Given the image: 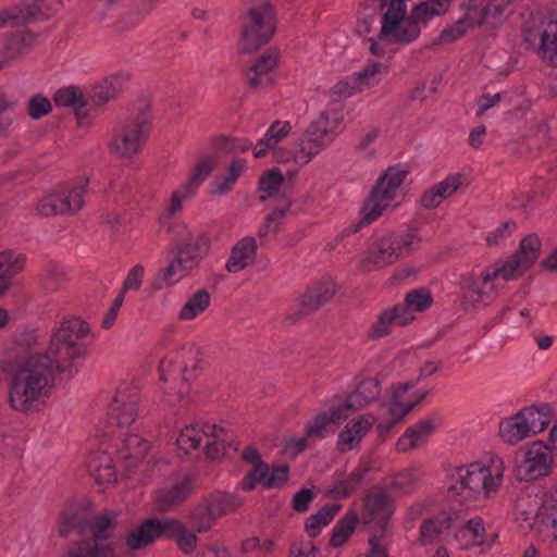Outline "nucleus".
<instances>
[{
	"label": "nucleus",
	"mask_w": 557,
	"mask_h": 557,
	"mask_svg": "<svg viewBox=\"0 0 557 557\" xmlns=\"http://www.w3.org/2000/svg\"><path fill=\"white\" fill-rule=\"evenodd\" d=\"M115 525L116 517L112 511L87 517L81 506L66 507L59 517V534L66 537L77 531L82 539L73 543L61 557H116L111 542Z\"/></svg>",
	"instance_id": "obj_1"
},
{
	"label": "nucleus",
	"mask_w": 557,
	"mask_h": 557,
	"mask_svg": "<svg viewBox=\"0 0 557 557\" xmlns=\"http://www.w3.org/2000/svg\"><path fill=\"white\" fill-rule=\"evenodd\" d=\"M53 361L42 354L16 360L9 368V403L13 410L33 413L46 404L54 386Z\"/></svg>",
	"instance_id": "obj_2"
},
{
	"label": "nucleus",
	"mask_w": 557,
	"mask_h": 557,
	"mask_svg": "<svg viewBox=\"0 0 557 557\" xmlns=\"http://www.w3.org/2000/svg\"><path fill=\"white\" fill-rule=\"evenodd\" d=\"M505 470V461L498 455L454 467L448 471L450 490L468 498H490L503 485Z\"/></svg>",
	"instance_id": "obj_3"
},
{
	"label": "nucleus",
	"mask_w": 557,
	"mask_h": 557,
	"mask_svg": "<svg viewBox=\"0 0 557 557\" xmlns=\"http://www.w3.org/2000/svg\"><path fill=\"white\" fill-rule=\"evenodd\" d=\"M90 334L88 323L79 318L63 320L53 331L46 354L60 372L72 373L74 362L87 351L86 339Z\"/></svg>",
	"instance_id": "obj_4"
},
{
	"label": "nucleus",
	"mask_w": 557,
	"mask_h": 557,
	"mask_svg": "<svg viewBox=\"0 0 557 557\" xmlns=\"http://www.w3.org/2000/svg\"><path fill=\"white\" fill-rule=\"evenodd\" d=\"M408 172L400 165L389 166L377 178L361 209L362 222L370 224L400 202L401 186Z\"/></svg>",
	"instance_id": "obj_5"
},
{
	"label": "nucleus",
	"mask_w": 557,
	"mask_h": 557,
	"mask_svg": "<svg viewBox=\"0 0 557 557\" xmlns=\"http://www.w3.org/2000/svg\"><path fill=\"white\" fill-rule=\"evenodd\" d=\"M210 242L202 236H193L173 249V259L162 269L157 278L158 287L171 286L197 269L208 255Z\"/></svg>",
	"instance_id": "obj_6"
},
{
	"label": "nucleus",
	"mask_w": 557,
	"mask_h": 557,
	"mask_svg": "<svg viewBox=\"0 0 557 557\" xmlns=\"http://www.w3.org/2000/svg\"><path fill=\"white\" fill-rule=\"evenodd\" d=\"M418 244L409 232L389 233L375 240L363 253L359 267L363 272H372L395 263L407 257Z\"/></svg>",
	"instance_id": "obj_7"
},
{
	"label": "nucleus",
	"mask_w": 557,
	"mask_h": 557,
	"mask_svg": "<svg viewBox=\"0 0 557 557\" xmlns=\"http://www.w3.org/2000/svg\"><path fill=\"white\" fill-rule=\"evenodd\" d=\"M230 440V434L223 428L197 422L182 429L176 444L178 449L185 454L202 448L210 459H220L225 455Z\"/></svg>",
	"instance_id": "obj_8"
},
{
	"label": "nucleus",
	"mask_w": 557,
	"mask_h": 557,
	"mask_svg": "<svg viewBox=\"0 0 557 557\" xmlns=\"http://www.w3.org/2000/svg\"><path fill=\"white\" fill-rule=\"evenodd\" d=\"M275 32V16L268 1L252 4L243 18L240 33V49L251 53L265 45Z\"/></svg>",
	"instance_id": "obj_9"
},
{
	"label": "nucleus",
	"mask_w": 557,
	"mask_h": 557,
	"mask_svg": "<svg viewBox=\"0 0 557 557\" xmlns=\"http://www.w3.org/2000/svg\"><path fill=\"white\" fill-rule=\"evenodd\" d=\"M502 282L492 265L483 269L478 276L463 275L461 278L462 306L466 309L488 306L504 289Z\"/></svg>",
	"instance_id": "obj_10"
},
{
	"label": "nucleus",
	"mask_w": 557,
	"mask_h": 557,
	"mask_svg": "<svg viewBox=\"0 0 557 557\" xmlns=\"http://www.w3.org/2000/svg\"><path fill=\"white\" fill-rule=\"evenodd\" d=\"M88 180L61 186L46 193L36 206V210L44 216L57 214L76 213L85 205V198L88 193Z\"/></svg>",
	"instance_id": "obj_11"
},
{
	"label": "nucleus",
	"mask_w": 557,
	"mask_h": 557,
	"mask_svg": "<svg viewBox=\"0 0 557 557\" xmlns=\"http://www.w3.org/2000/svg\"><path fill=\"white\" fill-rule=\"evenodd\" d=\"M150 129V121L144 115L124 121L114 129L109 144L111 153L123 159L133 158L143 149Z\"/></svg>",
	"instance_id": "obj_12"
},
{
	"label": "nucleus",
	"mask_w": 557,
	"mask_h": 557,
	"mask_svg": "<svg viewBox=\"0 0 557 557\" xmlns=\"http://www.w3.org/2000/svg\"><path fill=\"white\" fill-rule=\"evenodd\" d=\"M405 0H392L382 17L380 39L391 44H409L420 35V29L410 15H406Z\"/></svg>",
	"instance_id": "obj_13"
},
{
	"label": "nucleus",
	"mask_w": 557,
	"mask_h": 557,
	"mask_svg": "<svg viewBox=\"0 0 557 557\" xmlns=\"http://www.w3.org/2000/svg\"><path fill=\"white\" fill-rule=\"evenodd\" d=\"M541 247L539 236L529 234L521 239L519 249L513 255L491 265L504 283L516 281L533 267L541 255Z\"/></svg>",
	"instance_id": "obj_14"
},
{
	"label": "nucleus",
	"mask_w": 557,
	"mask_h": 557,
	"mask_svg": "<svg viewBox=\"0 0 557 557\" xmlns=\"http://www.w3.org/2000/svg\"><path fill=\"white\" fill-rule=\"evenodd\" d=\"M140 392L128 382L120 383L108 406V420L112 425L126 428L132 425L139 416Z\"/></svg>",
	"instance_id": "obj_15"
},
{
	"label": "nucleus",
	"mask_w": 557,
	"mask_h": 557,
	"mask_svg": "<svg viewBox=\"0 0 557 557\" xmlns=\"http://www.w3.org/2000/svg\"><path fill=\"white\" fill-rule=\"evenodd\" d=\"M554 458L548 445L541 441L533 442L521 453L516 472L520 481H534L552 473Z\"/></svg>",
	"instance_id": "obj_16"
},
{
	"label": "nucleus",
	"mask_w": 557,
	"mask_h": 557,
	"mask_svg": "<svg viewBox=\"0 0 557 557\" xmlns=\"http://www.w3.org/2000/svg\"><path fill=\"white\" fill-rule=\"evenodd\" d=\"M524 40L536 47L539 57L557 66V16L548 22H541L532 18L523 28Z\"/></svg>",
	"instance_id": "obj_17"
},
{
	"label": "nucleus",
	"mask_w": 557,
	"mask_h": 557,
	"mask_svg": "<svg viewBox=\"0 0 557 557\" xmlns=\"http://www.w3.org/2000/svg\"><path fill=\"white\" fill-rule=\"evenodd\" d=\"M214 160L210 157L198 159L191 168L187 178L172 194L166 208L169 215L173 216L181 211L185 200L193 198L203 182L210 176L214 168Z\"/></svg>",
	"instance_id": "obj_18"
},
{
	"label": "nucleus",
	"mask_w": 557,
	"mask_h": 557,
	"mask_svg": "<svg viewBox=\"0 0 557 557\" xmlns=\"http://www.w3.org/2000/svg\"><path fill=\"white\" fill-rule=\"evenodd\" d=\"M413 387V384L404 383L395 386L392 396L387 403V412L389 421L387 423H380V430H389L395 424L400 422L418 404H420L424 394L409 395L408 392Z\"/></svg>",
	"instance_id": "obj_19"
},
{
	"label": "nucleus",
	"mask_w": 557,
	"mask_h": 557,
	"mask_svg": "<svg viewBox=\"0 0 557 557\" xmlns=\"http://www.w3.org/2000/svg\"><path fill=\"white\" fill-rule=\"evenodd\" d=\"M443 422L440 412H432L409 426L397 441V449L401 453L422 447Z\"/></svg>",
	"instance_id": "obj_20"
},
{
	"label": "nucleus",
	"mask_w": 557,
	"mask_h": 557,
	"mask_svg": "<svg viewBox=\"0 0 557 557\" xmlns=\"http://www.w3.org/2000/svg\"><path fill=\"white\" fill-rule=\"evenodd\" d=\"M280 59L281 52L276 48H270L257 58L246 73L248 87L261 89L272 85Z\"/></svg>",
	"instance_id": "obj_21"
},
{
	"label": "nucleus",
	"mask_w": 557,
	"mask_h": 557,
	"mask_svg": "<svg viewBox=\"0 0 557 557\" xmlns=\"http://www.w3.org/2000/svg\"><path fill=\"white\" fill-rule=\"evenodd\" d=\"M199 362L198 349L193 345H183L180 349L170 352L160 363V371L173 373L188 379L197 370Z\"/></svg>",
	"instance_id": "obj_22"
},
{
	"label": "nucleus",
	"mask_w": 557,
	"mask_h": 557,
	"mask_svg": "<svg viewBox=\"0 0 557 557\" xmlns=\"http://www.w3.org/2000/svg\"><path fill=\"white\" fill-rule=\"evenodd\" d=\"M375 419L370 414H361L351 419L338 433L336 447L341 453L355 449L372 429Z\"/></svg>",
	"instance_id": "obj_23"
},
{
	"label": "nucleus",
	"mask_w": 557,
	"mask_h": 557,
	"mask_svg": "<svg viewBox=\"0 0 557 557\" xmlns=\"http://www.w3.org/2000/svg\"><path fill=\"white\" fill-rule=\"evenodd\" d=\"M258 244L253 236H245L232 247L225 270L230 273H239L252 265L257 258Z\"/></svg>",
	"instance_id": "obj_24"
},
{
	"label": "nucleus",
	"mask_w": 557,
	"mask_h": 557,
	"mask_svg": "<svg viewBox=\"0 0 557 557\" xmlns=\"http://www.w3.org/2000/svg\"><path fill=\"white\" fill-rule=\"evenodd\" d=\"M164 519L151 518L132 530L126 539V545L132 550L147 547L156 540L164 536Z\"/></svg>",
	"instance_id": "obj_25"
},
{
	"label": "nucleus",
	"mask_w": 557,
	"mask_h": 557,
	"mask_svg": "<svg viewBox=\"0 0 557 557\" xmlns=\"http://www.w3.org/2000/svg\"><path fill=\"white\" fill-rule=\"evenodd\" d=\"M462 10V16L441 32L440 44H451L465 36L469 29L482 25V16L479 11L471 9L469 3L465 4Z\"/></svg>",
	"instance_id": "obj_26"
},
{
	"label": "nucleus",
	"mask_w": 557,
	"mask_h": 557,
	"mask_svg": "<svg viewBox=\"0 0 557 557\" xmlns=\"http://www.w3.org/2000/svg\"><path fill=\"white\" fill-rule=\"evenodd\" d=\"M331 144L332 141L329 140V138H326L320 131H317L312 125H309L297 144L299 166L308 164Z\"/></svg>",
	"instance_id": "obj_27"
},
{
	"label": "nucleus",
	"mask_w": 557,
	"mask_h": 557,
	"mask_svg": "<svg viewBox=\"0 0 557 557\" xmlns=\"http://www.w3.org/2000/svg\"><path fill=\"white\" fill-rule=\"evenodd\" d=\"M149 450V443L137 434L127 435L121 446L117 447L116 454L120 462L127 469L132 470L145 458Z\"/></svg>",
	"instance_id": "obj_28"
},
{
	"label": "nucleus",
	"mask_w": 557,
	"mask_h": 557,
	"mask_svg": "<svg viewBox=\"0 0 557 557\" xmlns=\"http://www.w3.org/2000/svg\"><path fill=\"white\" fill-rule=\"evenodd\" d=\"M26 263V256L12 249L0 251V296L12 285V280L21 273Z\"/></svg>",
	"instance_id": "obj_29"
},
{
	"label": "nucleus",
	"mask_w": 557,
	"mask_h": 557,
	"mask_svg": "<svg viewBox=\"0 0 557 557\" xmlns=\"http://www.w3.org/2000/svg\"><path fill=\"white\" fill-rule=\"evenodd\" d=\"M335 294L331 282H320L311 285L299 299V314L307 315L326 304Z\"/></svg>",
	"instance_id": "obj_30"
},
{
	"label": "nucleus",
	"mask_w": 557,
	"mask_h": 557,
	"mask_svg": "<svg viewBox=\"0 0 557 557\" xmlns=\"http://www.w3.org/2000/svg\"><path fill=\"white\" fill-rule=\"evenodd\" d=\"M88 469L91 476L99 484H109L116 481L115 463L112 454L107 449H98L90 454Z\"/></svg>",
	"instance_id": "obj_31"
},
{
	"label": "nucleus",
	"mask_w": 557,
	"mask_h": 557,
	"mask_svg": "<svg viewBox=\"0 0 557 557\" xmlns=\"http://www.w3.org/2000/svg\"><path fill=\"white\" fill-rule=\"evenodd\" d=\"M164 536L175 541L178 548L186 555L193 554L198 544L196 531L188 529L182 521L173 518L164 519Z\"/></svg>",
	"instance_id": "obj_32"
},
{
	"label": "nucleus",
	"mask_w": 557,
	"mask_h": 557,
	"mask_svg": "<svg viewBox=\"0 0 557 557\" xmlns=\"http://www.w3.org/2000/svg\"><path fill=\"white\" fill-rule=\"evenodd\" d=\"M163 382V398L170 406H176L186 399L190 392V384L187 376H181L175 371L173 373L161 372Z\"/></svg>",
	"instance_id": "obj_33"
},
{
	"label": "nucleus",
	"mask_w": 557,
	"mask_h": 557,
	"mask_svg": "<svg viewBox=\"0 0 557 557\" xmlns=\"http://www.w3.org/2000/svg\"><path fill=\"white\" fill-rule=\"evenodd\" d=\"M191 481L183 478L158 492L157 503L162 511H168L182 504L191 494Z\"/></svg>",
	"instance_id": "obj_34"
},
{
	"label": "nucleus",
	"mask_w": 557,
	"mask_h": 557,
	"mask_svg": "<svg viewBox=\"0 0 557 557\" xmlns=\"http://www.w3.org/2000/svg\"><path fill=\"white\" fill-rule=\"evenodd\" d=\"M366 515L369 521L380 525L386 524L393 515V500L384 493H370L363 499Z\"/></svg>",
	"instance_id": "obj_35"
},
{
	"label": "nucleus",
	"mask_w": 557,
	"mask_h": 557,
	"mask_svg": "<svg viewBox=\"0 0 557 557\" xmlns=\"http://www.w3.org/2000/svg\"><path fill=\"white\" fill-rule=\"evenodd\" d=\"M292 131L288 121H275L270 125L264 136L253 147V156L256 158L264 157L268 151L278 147V144L285 139Z\"/></svg>",
	"instance_id": "obj_36"
},
{
	"label": "nucleus",
	"mask_w": 557,
	"mask_h": 557,
	"mask_svg": "<svg viewBox=\"0 0 557 557\" xmlns=\"http://www.w3.org/2000/svg\"><path fill=\"white\" fill-rule=\"evenodd\" d=\"M451 2L453 0H425L414 5L409 15L421 30L431 20L445 14Z\"/></svg>",
	"instance_id": "obj_37"
},
{
	"label": "nucleus",
	"mask_w": 557,
	"mask_h": 557,
	"mask_svg": "<svg viewBox=\"0 0 557 557\" xmlns=\"http://www.w3.org/2000/svg\"><path fill=\"white\" fill-rule=\"evenodd\" d=\"M515 0H488L486 5H481L476 0H470L468 3L471 9L479 11L482 16V24L496 25L500 23L506 15L511 13V5Z\"/></svg>",
	"instance_id": "obj_38"
},
{
	"label": "nucleus",
	"mask_w": 557,
	"mask_h": 557,
	"mask_svg": "<svg viewBox=\"0 0 557 557\" xmlns=\"http://www.w3.org/2000/svg\"><path fill=\"white\" fill-rule=\"evenodd\" d=\"M344 121L342 108L329 106L320 115L310 123L317 131H320L333 143Z\"/></svg>",
	"instance_id": "obj_39"
},
{
	"label": "nucleus",
	"mask_w": 557,
	"mask_h": 557,
	"mask_svg": "<svg viewBox=\"0 0 557 557\" xmlns=\"http://www.w3.org/2000/svg\"><path fill=\"white\" fill-rule=\"evenodd\" d=\"M94 13L99 20L113 18L122 14L123 18L119 22L117 27L121 29H129L136 26L141 16H132L129 22L124 20L129 15L127 12H121V0H96L94 4Z\"/></svg>",
	"instance_id": "obj_40"
},
{
	"label": "nucleus",
	"mask_w": 557,
	"mask_h": 557,
	"mask_svg": "<svg viewBox=\"0 0 557 557\" xmlns=\"http://www.w3.org/2000/svg\"><path fill=\"white\" fill-rule=\"evenodd\" d=\"M410 322H411V318L409 315H407L406 312L405 313L398 312V310H396V306H395L389 310L383 311L379 315L377 320L372 324V326L370 329L369 337L372 339H377V338L384 337L391 332L392 324H397V325L403 326V325H407Z\"/></svg>",
	"instance_id": "obj_41"
},
{
	"label": "nucleus",
	"mask_w": 557,
	"mask_h": 557,
	"mask_svg": "<svg viewBox=\"0 0 557 557\" xmlns=\"http://www.w3.org/2000/svg\"><path fill=\"white\" fill-rule=\"evenodd\" d=\"M498 432L502 440L509 445H516L532 436L520 412L502 421Z\"/></svg>",
	"instance_id": "obj_42"
},
{
	"label": "nucleus",
	"mask_w": 557,
	"mask_h": 557,
	"mask_svg": "<svg viewBox=\"0 0 557 557\" xmlns=\"http://www.w3.org/2000/svg\"><path fill=\"white\" fill-rule=\"evenodd\" d=\"M453 525L450 515H438L433 519L424 520L420 527V541L423 545L435 543L440 536Z\"/></svg>",
	"instance_id": "obj_43"
},
{
	"label": "nucleus",
	"mask_w": 557,
	"mask_h": 557,
	"mask_svg": "<svg viewBox=\"0 0 557 557\" xmlns=\"http://www.w3.org/2000/svg\"><path fill=\"white\" fill-rule=\"evenodd\" d=\"M519 412L524 419L532 436L543 432L552 421V412L548 405L527 407Z\"/></svg>",
	"instance_id": "obj_44"
},
{
	"label": "nucleus",
	"mask_w": 557,
	"mask_h": 557,
	"mask_svg": "<svg viewBox=\"0 0 557 557\" xmlns=\"http://www.w3.org/2000/svg\"><path fill=\"white\" fill-rule=\"evenodd\" d=\"M456 540L462 548L480 546L485 542V528L481 518L470 519L456 532Z\"/></svg>",
	"instance_id": "obj_45"
},
{
	"label": "nucleus",
	"mask_w": 557,
	"mask_h": 557,
	"mask_svg": "<svg viewBox=\"0 0 557 557\" xmlns=\"http://www.w3.org/2000/svg\"><path fill=\"white\" fill-rule=\"evenodd\" d=\"M359 521L358 513L355 509H349L335 524L330 544L333 547H339L348 541L354 534Z\"/></svg>",
	"instance_id": "obj_46"
},
{
	"label": "nucleus",
	"mask_w": 557,
	"mask_h": 557,
	"mask_svg": "<svg viewBox=\"0 0 557 557\" xmlns=\"http://www.w3.org/2000/svg\"><path fill=\"white\" fill-rule=\"evenodd\" d=\"M341 508L342 506L336 503L326 504L318 512L308 517L305 528L309 536L314 537L319 535L322 529L332 522Z\"/></svg>",
	"instance_id": "obj_47"
},
{
	"label": "nucleus",
	"mask_w": 557,
	"mask_h": 557,
	"mask_svg": "<svg viewBox=\"0 0 557 557\" xmlns=\"http://www.w3.org/2000/svg\"><path fill=\"white\" fill-rule=\"evenodd\" d=\"M247 162L244 159L233 160L230 164L226 175L215 178L212 184V195H225L230 193L236 184L239 176L245 172Z\"/></svg>",
	"instance_id": "obj_48"
},
{
	"label": "nucleus",
	"mask_w": 557,
	"mask_h": 557,
	"mask_svg": "<svg viewBox=\"0 0 557 557\" xmlns=\"http://www.w3.org/2000/svg\"><path fill=\"white\" fill-rule=\"evenodd\" d=\"M432 301L433 298L426 289H414L406 295L405 302L403 305L396 306V310L401 313L404 310V313L406 312L412 321L414 319L413 313L426 310L432 305Z\"/></svg>",
	"instance_id": "obj_49"
},
{
	"label": "nucleus",
	"mask_w": 557,
	"mask_h": 557,
	"mask_svg": "<svg viewBox=\"0 0 557 557\" xmlns=\"http://www.w3.org/2000/svg\"><path fill=\"white\" fill-rule=\"evenodd\" d=\"M67 283L65 268L54 261H49L41 273V284L47 292H58Z\"/></svg>",
	"instance_id": "obj_50"
},
{
	"label": "nucleus",
	"mask_w": 557,
	"mask_h": 557,
	"mask_svg": "<svg viewBox=\"0 0 557 557\" xmlns=\"http://www.w3.org/2000/svg\"><path fill=\"white\" fill-rule=\"evenodd\" d=\"M216 518L205 499L198 503L188 513V523L190 528L198 532H208L215 523Z\"/></svg>",
	"instance_id": "obj_51"
},
{
	"label": "nucleus",
	"mask_w": 557,
	"mask_h": 557,
	"mask_svg": "<svg viewBox=\"0 0 557 557\" xmlns=\"http://www.w3.org/2000/svg\"><path fill=\"white\" fill-rule=\"evenodd\" d=\"M205 500L216 520L226 513L233 512L242 505V500L236 495L222 492L211 494Z\"/></svg>",
	"instance_id": "obj_52"
},
{
	"label": "nucleus",
	"mask_w": 557,
	"mask_h": 557,
	"mask_svg": "<svg viewBox=\"0 0 557 557\" xmlns=\"http://www.w3.org/2000/svg\"><path fill=\"white\" fill-rule=\"evenodd\" d=\"M120 79L115 76H110L98 82L91 90L90 100L96 106L104 104L116 98L120 92Z\"/></svg>",
	"instance_id": "obj_53"
},
{
	"label": "nucleus",
	"mask_w": 557,
	"mask_h": 557,
	"mask_svg": "<svg viewBox=\"0 0 557 557\" xmlns=\"http://www.w3.org/2000/svg\"><path fill=\"white\" fill-rule=\"evenodd\" d=\"M210 294L206 289H199L194 293L178 312V319L193 320L210 306Z\"/></svg>",
	"instance_id": "obj_54"
},
{
	"label": "nucleus",
	"mask_w": 557,
	"mask_h": 557,
	"mask_svg": "<svg viewBox=\"0 0 557 557\" xmlns=\"http://www.w3.org/2000/svg\"><path fill=\"white\" fill-rule=\"evenodd\" d=\"M36 7L24 5L0 12V28L18 26L36 20Z\"/></svg>",
	"instance_id": "obj_55"
},
{
	"label": "nucleus",
	"mask_w": 557,
	"mask_h": 557,
	"mask_svg": "<svg viewBox=\"0 0 557 557\" xmlns=\"http://www.w3.org/2000/svg\"><path fill=\"white\" fill-rule=\"evenodd\" d=\"M380 384L375 379L363 380L350 396V403H354L359 409L366 407L380 395Z\"/></svg>",
	"instance_id": "obj_56"
},
{
	"label": "nucleus",
	"mask_w": 557,
	"mask_h": 557,
	"mask_svg": "<svg viewBox=\"0 0 557 557\" xmlns=\"http://www.w3.org/2000/svg\"><path fill=\"white\" fill-rule=\"evenodd\" d=\"M35 41V36L28 32H17L10 36L4 45V54L9 59L25 52Z\"/></svg>",
	"instance_id": "obj_57"
},
{
	"label": "nucleus",
	"mask_w": 557,
	"mask_h": 557,
	"mask_svg": "<svg viewBox=\"0 0 557 557\" xmlns=\"http://www.w3.org/2000/svg\"><path fill=\"white\" fill-rule=\"evenodd\" d=\"M283 184V175L280 170H270L259 180V199L265 201L268 198L274 197Z\"/></svg>",
	"instance_id": "obj_58"
},
{
	"label": "nucleus",
	"mask_w": 557,
	"mask_h": 557,
	"mask_svg": "<svg viewBox=\"0 0 557 557\" xmlns=\"http://www.w3.org/2000/svg\"><path fill=\"white\" fill-rule=\"evenodd\" d=\"M54 101L58 106L71 107L74 109H79L87 104L83 91L76 86H69L59 89L54 95Z\"/></svg>",
	"instance_id": "obj_59"
},
{
	"label": "nucleus",
	"mask_w": 557,
	"mask_h": 557,
	"mask_svg": "<svg viewBox=\"0 0 557 557\" xmlns=\"http://www.w3.org/2000/svg\"><path fill=\"white\" fill-rule=\"evenodd\" d=\"M332 421L326 412L317 413L310 421L305 425L306 437L324 438L333 430L331 428Z\"/></svg>",
	"instance_id": "obj_60"
},
{
	"label": "nucleus",
	"mask_w": 557,
	"mask_h": 557,
	"mask_svg": "<svg viewBox=\"0 0 557 557\" xmlns=\"http://www.w3.org/2000/svg\"><path fill=\"white\" fill-rule=\"evenodd\" d=\"M414 482V471L411 469H404L389 478L386 487L392 492L406 494L412 491Z\"/></svg>",
	"instance_id": "obj_61"
},
{
	"label": "nucleus",
	"mask_w": 557,
	"mask_h": 557,
	"mask_svg": "<svg viewBox=\"0 0 557 557\" xmlns=\"http://www.w3.org/2000/svg\"><path fill=\"white\" fill-rule=\"evenodd\" d=\"M289 205H285L283 208L274 209L269 213L264 220V223L258 230V236L260 238L268 236L269 234L277 233L283 219L288 211Z\"/></svg>",
	"instance_id": "obj_62"
},
{
	"label": "nucleus",
	"mask_w": 557,
	"mask_h": 557,
	"mask_svg": "<svg viewBox=\"0 0 557 557\" xmlns=\"http://www.w3.org/2000/svg\"><path fill=\"white\" fill-rule=\"evenodd\" d=\"M358 77H354V75L346 76L345 78L338 81L331 88V96L335 99H346L354 96L356 92L362 91L359 87Z\"/></svg>",
	"instance_id": "obj_63"
},
{
	"label": "nucleus",
	"mask_w": 557,
	"mask_h": 557,
	"mask_svg": "<svg viewBox=\"0 0 557 557\" xmlns=\"http://www.w3.org/2000/svg\"><path fill=\"white\" fill-rule=\"evenodd\" d=\"M52 110L50 100L40 95H34L30 97L27 103V114L33 120H39L42 116L49 114Z\"/></svg>",
	"instance_id": "obj_64"
}]
</instances>
